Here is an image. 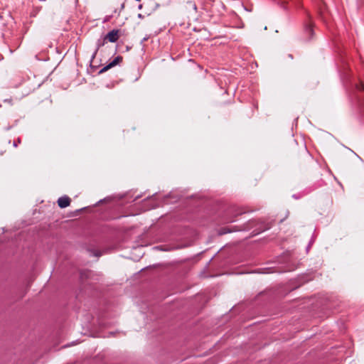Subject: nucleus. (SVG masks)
<instances>
[{"label":"nucleus","instance_id":"obj_33","mask_svg":"<svg viewBox=\"0 0 364 364\" xmlns=\"http://www.w3.org/2000/svg\"><path fill=\"white\" fill-rule=\"evenodd\" d=\"M124 8V4L123 3V4H122V5H121V9H123Z\"/></svg>","mask_w":364,"mask_h":364},{"label":"nucleus","instance_id":"obj_3","mask_svg":"<svg viewBox=\"0 0 364 364\" xmlns=\"http://www.w3.org/2000/svg\"><path fill=\"white\" fill-rule=\"evenodd\" d=\"M314 23L312 21L310 14L306 13V19L304 20L303 24V33L306 41H310L313 38L314 36Z\"/></svg>","mask_w":364,"mask_h":364},{"label":"nucleus","instance_id":"obj_23","mask_svg":"<svg viewBox=\"0 0 364 364\" xmlns=\"http://www.w3.org/2000/svg\"><path fill=\"white\" fill-rule=\"evenodd\" d=\"M87 207H84V208H80V209L77 210V212H80V211H82V210H85V209H87Z\"/></svg>","mask_w":364,"mask_h":364},{"label":"nucleus","instance_id":"obj_14","mask_svg":"<svg viewBox=\"0 0 364 364\" xmlns=\"http://www.w3.org/2000/svg\"><path fill=\"white\" fill-rule=\"evenodd\" d=\"M154 249L159 250L160 251L168 252V251H171V250H174L175 248L171 247H166L165 245H158V246H155L154 247Z\"/></svg>","mask_w":364,"mask_h":364},{"label":"nucleus","instance_id":"obj_20","mask_svg":"<svg viewBox=\"0 0 364 364\" xmlns=\"http://www.w3.org/2000/svg\"><path fill=\"white\" fill-rule=\"evenodd\" d=\"M314 241H315L314 237L312 236V237L311 238V240L309 242V245H311L314 242Z\"/></svg>","mask_w":364,"mask_h":364},{"label":"nucleus","instance_id":"obj_6","mask_svg":"<svg viewBox=\"0 0 364 364\" xmlns=\"http://www.w3.org/2000/svg\"><path fill=\"white\" fill-rule=\"evenodd\" d=\"M122 57L121 55H117L115 57L111 62H109L108 64H107L105 66H104L102 68H101L98 71V74H102L108 70L111 69L112 68L118 65L120 62L122 61Z\"/></svg>","mask_w":364,"mask_h":364},{"label":"nucleus","instance_id":"obj_27","mask_svg":"<svg viewBox=\"0 0 364 364\" xmlns=\"http://www.w3.org/2000/svg\"><path fill=\"white\" fill-rule=\"evenodd\" d=\"M140 198V196H136V197H135V198L133 200V201L136 200H137L138 198Z\"/></svg>","mask_w":364,"mask_h":364},{"label":"nucleus","instance_id":"obj_25","mask_svg":"<svg viewBox=\"0 0 364 364\" xmlns=\"http://www.w3.org/2000/svg\"><path fill=\"white\" fill-rule=\"evenodd\" d=\"M110 17L111 16H107L104 21L106 22V21H109Z\"/></svg>","mask_w":364,"mask_h":364},{"label":"nucleus","instance_id":"obj_4","mask_svg":"<svg viewBox=\"0 0 364 364\" xmlns=\"http://www.w3.org/2000/svg\"><path fill=\"white\" fill-rule=\"evenodd\" d=\"M326 182L322 178L316 181L311 186H309L308 187L305 188L304 190H302L303 195L307 196L311 192L314 191L315 190L318 189V188L323 187L326 185Z\"/></svg>","mask_w":364,"mask_h":364},{"label":"nucleus","instance_id":"obj_26","mask_svg":"<svg viewBox=\"0 0 364 364\" xmlns=\"http://www.w3.org/2000/svg\"><path fill=\"white\" fill-rule=\"evenodd\" d=\"M353 154L355 155H356V156L360 160V161H363V159L360 157V156H358L357 154H355V152H353Z\"/></svg>","mask_w":364,"mask_h":364},{"label":"nucleus","instance_id":"obj_18","mask_svg":"<svg viewBox=\"0 0 364 364\" xmlns=\"http://www.w3.org/2000/svg\"><path fill=\"white\" fill-rule=\"evenodd\" d=\"M92 254L95 257H100L102 255V253L99 251L93 250L92 251Z\"/></svg>","mask_w":364,"mask_h":364},{"label":"nucleus","instance_id":"obj_2","mask_svg":"<svg viewBox=\"0 0 364 364\" xmlns=\"http://www.w3.org/2000/svg\"><path fill=\"white\" fill-rule=\"evenodd\" d=\"M278 262L282 265L279 267H268L258 268L254 272L258 274H272V273H284L287 272H292L296 269L297 266L295 262L290 260L287 257H282L279 259Z\"/></svg>","mask_w":364,"mask_h":364},{"label":"nucleus","instance_id":"obj_5","mask_svg":"<svg viewBox=\"0 0 364 364\" xmlns=\"http://www.w3.org/2000/svg\"><path fill=\"white\" fill-rule=\"evenodd\" d=\"M122 57L121 55H117L115 57L111 62H109L108 64H107L105 66H104L102 68H101L98 71V74H102L108 70L111 69L112 68L118 65L120 62L122 61Z\"/></svg>","mask_w":364,"mask_h":364},{"label":"nucleus","instance_id":"obj_31","mask_svg":"<svg viewBox=\"0 0 364 364\" xmlns=\"http://www.w3.org/2000/svg\"><path fill=\"white\" fill-rule=\"evenodd\" d=\"M311 245H309V244L307 245V247H306V251H307V252L309 251V248H310V247H311Z\"/></svg>","mask_w":364,"mask_h":364},{"label":"nucleus","instance_id":"obj_22","mask_svg":"<svg viewBox=\"0 0 364 364\" xmlns=\"http://www.w3.org/2000/svg\"><path fill=\"white\" fill-rule=\"evenodd\" d=\"M11 101H12L11 99H6V100H4L5 102H9L10 103Z\"/></svg>","mask_w":364,"mask_h":364},{"label":"nucleus","instance_id":"obj_15","mask_svg":"<svg viewBox=\"0 0 364 364\" xmlns=\"http://www.w3.org/2000/svg\"><path fill=\"white\" fill-rule=\"evenodd\" d=\"M305 196V195H303V192L302 191L299 193H294L292 195V198H294V199H300L302 197Z\"/></svg>","mask_w":364,"mask_h":364},{"label":"nucleus","instance_id":"obj_28","mask_svg":"<svg viewBox=\"0 0 364 364\" xmlns=\"http://www.w3.org/2000/svg\"><path fill=\"white\" fill-rule=\"evenodd\" d=\"M299 287V286H296L295 287L291 288V291L294 290V289H298Z\"/></svg>","mask_w":364,"mask_h":364},{"label":"nucleus","instance_id":"obj_21","mask_svg":"<svg viewBox=\"0 0 364 364\" xmlns=\"http://www.w3.org/2000/svg\"><path fill=\"white\" fill-rule=\"evenodd\" d=\"M137 17H138L139 18H141V19H142V18H144V15H142L141 14H138V16H137Z\"/></svg>","mask_w":364,"mask_h":364},{"label":"nucleus","instance_id":"obj_17","mask_svg":"<svg viewBox=\"0 0 364 364\" xmlns=\"http://www.w3.org/2000/svg\"><path fill=\"white\" fill-rule=\"evenodd\" d=\"M21 143V139L20 138H18L17 140H14V142H13V146L14 147H17L18 144Z\"/></svg>","mask_w":364,"mask_h":364},{"label":"nucleus","instance_id":"obj_34","mask_svg":"<svg viewBox=\"0 0 364 364\" xmlns=\"http://www.w3.org/2000/svg\"><path fill=\"white\" fill-rule=\"evenodd\" d=\"M289 58H292V55L291 54H289Z\"/></svg>","mask_w":364,"mask_h":364},{"label":"nucleus","instance_id":"obj_36","mask_svg":"<svg viewBox=\"0 0 364 364\" xmlns=\"http://www.w3.org/2000/svg\"><path fill=\"white\" fill-rule=\"evenodd\" d=\"M156 194V193L153 194L151 197H152V198H153V197H154Z\"/></svg>","mask_w":364,"mask_h":364},{"label":"nucleus","instance_id":"obj_8","mask_svg":"<svg viewBox=\"0 0 364 364\" xmlns=\"http://www.w3.org/2000/svg\"><path fill=\"white\" fill-rule=\"evenodd\" d=\"M228 212L231 213L232 215L228 216L225 218V220L227 223H232V222H234L235 221L234 218L237 217V215H242V213H245V212L242 211L241 210H240L239 208H236L235 206L230 207L229 210H228Z\"/></svg>","mask_w":364,"mask_h":364},{"label":"nucleus","instance_id":"obj_1","mask_svg":"<svg viewBox=\"0 0 364 364\" xmlns=\"http://www.w3.org/2000/svg\"><path fill=\"white\" fill-rule=\"evenodd\" d=\"M272 227L271 223H266L256 220H249L245 223L240 228L233 230L231 228L223 227L218 230V235H223L227 233H230L234 231H251L252 236L257 235Z\"/></svg>","mask_w":364,"mask_h":364},{"label":"nucleus","instance_id":"obj_7","mask_svg":"<svg viewBox=\"0 0 364 364\" xmlns=\"http://www.w3.org/2000/svg\"><path fill=\"white\" fill-rule=\"evenodd\" d=\"M91 271L89 269H81L79 272V280L80 287L79 288V293H82V285L85 281L90 277Z\"/></svg>","mask_w":364,"mask_h":364},{"label":"nucleus","instance_id":"obj_29","mask_svg":"<svg viewBox=\"0 0 364 364\" xmlns=\"http://www.w3.org/2000/svg\"><path fill=\"white\" fill-rule=\"evenodd\" d=\"M142 9V4H139V5L138 6V9H139V10H140V9Z\"/></svg>","mask_w":364,"mask_h":364},{"label":"nucleus","instance_id":"obj_35","mask_svg":"<svg viewBox=\"0 0 364 364\" xmlns=\"http://www.w3.org/2000/svg\"><path fill=\"white\" fill-rule=\"evenodd\" d=\"M328 172H329L331 174H332V172H331V171L330 169H328Z\"/></svg>","mask_w":364,"mask_h":364},{"label":"nucleus","instance_id":"obj_24","mask_svg":"<svg viewBox=\"0 0 364 364\" xmlns=\"http://www.w3.org/2000/svg\"><path fill=\"white\" fill-rule=\"evenodd\" d=\"M171 196H172V193H170L168 195H167V196H166V198H170V197H171Z\"/></svg>","mask_w":364,"mask_h":364},{"label":"nucleus","instance_id":"obj_11","mask_svg":"<svg viewBox=\"0 0 364 364\" xmlns=\"http://www.w3.org/2000/svg\"><path fill=\"white\" fill-rule=\"evenodd\" d=\"M107 42V41L105 39V36L99 38L97 41L96 48H95V51L93 52V53L92 55V60H94L95 58L99 49L101 47L104 46Z\"/></svg>","mask_w":364,"mask_h":364},{"label":"nucleus","instance_id":"obj_10","mask_svg":"<svg viewBox=\"0 0 364 364\" xmlns=\"http://www.w3.org/2000/svg\"><path fill=\"white\" fill-rule=\"evenodd\" d=\"M71 200L67 196L60 197L58 200V205L60 208H65L70 204Z\"/></svg>","mask_w":364,"mask_h":364},{"label":"nucleus","instance_id":"obj_32","mask_svg":"<svg viewBox=\"0 0 364 364\" xmlns=\"http://www.w3.org/2000/svg\"><path fill=\"white\" fill-rule=\"evenodd\" d=\"M281 6L283 8V9H284V10H285V9H287V7H286V6H285V5H283V4H282V5H281Z\"/></svg>","mask_w":364,"mask_h":364},{"label":"nucleus","instance_id":"obj_30","mask_svg":"<svg viewBox=\"0 0 364 364\" xmlns=\"http://www.w3.org/2000/svg\"><path fill=\"white\" fill-rule=\"evenodd\" d=\"M311 245H309V244L307 245V247H306V251H307V252L309 251V248H310V247H311Z\"/></svg>","mask_w":364,"mask_h":364},{"label":"nucleus","instance_id":"obj_16","mask_svg":"<svg viewBox=\"0 0 364 364\" xmlns=\"http://www.w3.org/2000/svg\"><path fill=\"white\" fill-rule=\"evenodd\" d=\"M93 60H90V69L92 72H95L97 70L98 66L97 65H92V62Z\"/></svg>","mask_w":364,"mask_h":364},{"label":"nucleus","instance_id":"obj_12","mask_svg":"<svg viewBox=\"0 0 364 364\" xmlns=\"http://www.w3.org/2000/svg\"><path fill=\"white\" fill-rule=\"evenodd\" d=\"M256 296H280V295L279 293L276 292L274 287H272V288L266 289L264 291H260Z\"/></svg>","mask_w":364,"mask_h":364},{"label":"nucleus","instance_id":"obj_19","mask_svg":"<svg viewBox=\"0 0 364 364\" xmlns=\"http://www.w3.org/2000/svg\"><path fill=\"white\" fill-rule=\"evenodd\" d=\"M108 200H109V197H107V198H103V199H101V200H100L96 203V205H97V204H99V203H102V202H104V201Z\"/></svg>","mask_w":364,"mask_h":364},{"label":"nucleus","instance_id":"obj_13","mask_svg":"<svg viewBox=\"0 0 364 364\" xmlns=\"http://www.w3.org/2000/svg\"><path fill=\"white\" fill-rule=\"evenodd\" d=\"M313 274H314V272H311L309 273H306V274L300 276L299 280H300L301 283L304 284V283H306V282L312 280L314 277Z\"/></svg>","mask_w":364,"mask_h":364},{"label":"nucleus","instance_id":"obj_37","mask_svg":"<svg viewBox=\"0 0 364 364\" xmlns=\"http://www.w3.org/2000/svg\"><path fill=\"white\" fill-rule=\"evenodd\" d=\"M75 3L77 4L78 3V0H75Z\"/></svg>","mask_w":364,"mask_h":364},{"label":"nucleus","instance_id":"obj_9","mask_svg":"<svg viewBox=\"0 0 364 364\" xmlns=\"http://www.w3.org/2000/svg\"><path fill=\"white\" fill-rule=\"evenodd\" d=\"M119 30L112 29L109 31L105 36V39L110 43H115L119 38Z\"/></svg>","mask_w":364,"mask_h":364}]
</instances>
